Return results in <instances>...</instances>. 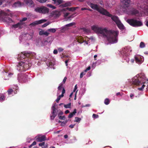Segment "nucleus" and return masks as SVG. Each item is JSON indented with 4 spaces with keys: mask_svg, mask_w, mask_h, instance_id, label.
Wrapping results in <instances>:
<instances>
[{
    "mask_svg": "<svg viewBox=\"0 0 148 148\" xmlns=\"http://www.w3.org/2000/svg\"><path fill=\"white\" fill-rule=\"evenodd\" d=\"M55 103L52 107L51 109L52 110V115L50 116V119L51 120H53L55 116L57 115V109L56 108Z\"/></svg>",
    "mask_w": 148,
    "mask_h": 148,
    "instance_id": "obj_7",
    "label": "nucleus"
},
{
    "mask_svg": "<svg viewBox=\"0 0 148 148\" xmlns=\"http://www.w3.org/2000/svg\"><path fill=\"white\" fill-rule=\"evenodd\" d=\"M77 85L76 84L75 85V87H74V88L73 90V92H75V91H76V90L77 89Z\"/></svg>",
    "mask_w": 148,
    "mask_h": 148,
    "instance_id": "obj_53",
    "label": "nucleus"
},
{
    "mask_svg": "<svg viewBox=\"0 0 148 148\" xmlns=\"http://www.w3.org/2000/svg\"><path fill=\"white\" fill-rule=\"evenodd\" d=\"M69 112H70L68 110H67L65 112V113L66 114L68 113H69Z\"/></svg>",
    "mask_w": 148,
    "mask_h": 148,
    "instance_id": "obj_58",
    "label": "nucleus"
},
{
    "mask_svg": "<svg viewBox=\"0 0 148 148\" xmlns=\"http://www.w3.org/2000/svg\"><path fill=\"white\" fill-rule=\"evenodd\" d=\"M13 91V90L12 89L10 88L8 89V95H10L11 94L12 92Z\"/></svg>",
    "mask_w": 148,
    "mask_h": 148,
    "instance_id": "obj_33",
    "label": "nucleus"
},
{
    "mask_svg": "<svg viewBox=\"0 0 148 148\" xmlns=\"http://www.w3.org/2000/svg\"><path fill=\"white\" fill-rule=\"evenodd\" d=\"M26 4L31 7L34 6V3L32 0H24Z\"/></svg>",
    "mask_w": 148,
    "mask_h": 148,
    "instance_id": "obj_13",
    "label": "nucleus"
},
{
    "mask_svg": "<svg viewBox=\"0 0 148 148\" xmlns=\"http://www.w3.org/2000/svg\"><path fill=\"white\" fill-rule=\"evenodd\" d=\"M145 46V43L143 42H141L140 44V47L141 48H143Z\"/></svg>",
    "mask_w": 148,
    "mask_h": 148,
    "instance_id": "obj_34",
    "label": "nucleus"
},
{
    "mask_svg": "<svg viewBox=\"0 0 148 148\" xmlns=\"http://www.w3.org/2000/svg\"><path fill=\"white\" fill-rule=\"evenodd\" d=\"M88 10V9L85 8H82L81 9L82 10Z\"/></svg>",
    "mask_w": 148,
    "mask_h": 148,
    "instance_id": "obj_57",
    "label": "nucleus"
},
{
    "mask_svg": "<svg viewBox=\"0 0 148 148\" xmlns=\"http://www.w3.org/2000/svg\"><path fill=\"white\" fill-rule=\"evenodd\" d=\"M134 58L136 62L138 64H140L143 62L141 57L140 56H135Z\"/></svg>",
    "mask_w": 148,
    "mask_h": 148,
    "instance_id": "obj_11",
    "label": "nucleus"
},
{
    "mask_svg": "<svg viewBox=\"0 0 148 148\" xmlns=\"http://www.w3.org/2000/svg\"><path fill=\"white\" fill-rule=\"evenodd\" d=\"M134 95L133 94H130V97L131 99H132L133 98L132 97H134Z\"/></svg>",
    "mask_w": 148,
    "mask_h": 148,
    "instance_id": "obj_59",
    "label": "nucleus"
},
{
    "mask_svg": "<svg viewBox=\"0 0 148 148\" xmlns=\"http://www.w3.org/2000/svg\"><path fill=\"white\" fill-rule=\"evenodd\" d=\"M45 143L44 142L40 143L39 144V146H40L42 147V148H46L47 147V145H45Z\"/></svg>",
    "mask_w": 148,
    "mask_h": 148,
    "instance_id": "obj_24",
    "label": "nucleus"
},
{
    "mask_svg": "<svg viewBox=\"0 0 148 148\" xmlns=\"http://www.w3.org/2000/svg\"><path fill=\"white\" fill-rule=\"evenodd\" d=\"M7 10L8 12V13L5 12L3 11L0 10V18L2 19L6 22L10 23L12 22V21L10 18L8 17L11 15L9 12L10 10Z\"/></svg>",
    "mask_w": 148,
    "mask_h": 148,
    "instance_id": "obj_4",
    "label": "nucleus"
},
{
    "mask_svg": "<svg viewBox=\"0 0 148 148\" xmlns=\"http://www.w3.org/2000/svg\"><path fill=\"white\" fill-rule=\"evenodd\" d=\"M90 66H88L86 70H84L85 72H87L88 71L90 70Z\"/></svg>",
    "mask_w": 148,
    "mask_h": 148,
    "instance_id": "obj_50",
    "label": "nucleus"
},
{
    "mask_svg": "<svg viewBox=\"0 0 148 148\" xmlns=\"http://www.w3.org/2000/svg\"><path fill=\"white\" fill-rule=\"evenodd\" d=\"M21 77L22 80L24 82H25L26 81L27 79V75H21Z\"/></svg>",
    "mask_w": 148,
    "mask_h": 148,
    "instance_id": "obj_22",
    "label": "nucleus"
},
{
    "mask_svg": "<svg viewBox=\"0 0 148 148\" xmlns=\"http://www.w3.org/2000/svg\"><path fill=\"white\" fill-rule=\"evenodd\" d=\"M53 1L55 3H57L58 5L61 4L62 2V1L61 0H53Z\"/></svg>",
    "mask_w": 148,
    "mask_h": 148,
    "instance_id": "obj_30",
    "label": "nucleus"
},
{
    "mask_svg": "<svg viewBox=\"0 0 148 148\" xmlns=\"http://www.w3.org/2000/svg\"><path fill=\"white\" fill-rule=\"evenodd\" d=\"M99 116L95 114H93L92 115V117L94 118H97Z\"/></svg>",
    "mask_w": 148,
    "mask_h": 148,
    "instance_id": "obj_42",
    "label": "nucleus"
},
{
    "mask_svg": "<svg viewBox=\"0 0 148 148\" xmlns=\"http://www.w3.org/2000/svg\"><path fill=\"white\" fill-rule=\"evenodd\" d=\"M47 6L49 7L52 8L53 9H55L56 8V7L50 4H47Z\"/></svg>",
    "mask_w": 148,
    "mask_h": 148,
    "instance_id": "obj_37",
    "label": "nucleus"
},
{
    "mask_svg": "<svg viewBox=\"0 0 148 148\" xmlns=\"http://www.w3.org/2000/svg\"><path fill=\"white\" fill-rule=\"evenodd\" d=\"M110 103V100L108 99H106L104 101V103L106 105H108Z\"/></svg>",
    "mask_w": 148,
    "mask_h": 148,
    "instance_id": "obj_31",
    "label": "nucleus"
},
{
    "mask_svg": "<svg viewBox=\"0 0 148 148\" xmlns=\"http://www.w3.org/2000/svg\"><path fill=\"white\" fill-rule=\"evenodd\" d=\"M53 15L54 17L57 18L59 17L60 15V13L58 11H56L53 12Z\"/></svg>",
    "mask_w": 148,
    "mask_h": 148,
    "instance_id": "obj_18",
    "label": "nucleus"
},
{
    "mask_svg": "<svg viewBox=\"0 0 148 148\" xmlns=\"http://www.w3.org/2000/svg\"><path fill=\"white\" fill-rule=\"evenodd\" d=\"M111 18V19L113 21L115 22L116 23V24L118 22H119V21H120L119 20L118 17L113 16H112H112H110Z\"/></svg>",
    "mask_w": 148,
    "mask_h": 148,
    "instance_id": "obj_14",
    "label": "nucleus"
},
{
    "mask_svg": "<svg viewBox=\"0 0 148 148\" xmlns=\"http://www.w3.org/2000/svg\"><path fill=\"white\" fill-rule=\"evenodd\" d=\"M97 56V55H95L94 56V60H97L96 58Z\"/></svg>",
    "mask_w": 148,
    "mask_h": 148,
    "instance_id": "obj_62",
    "label": "nucleus"
},
{
    "mask_svg": "<svg viewBox=\"0 0 148 148\" xmlns=\"http://www.w3.org/2000/svg\"><path fill=\"white\" fill-rule=\"evenodd\" d=\"M75 125V124H74V125H72V124H71V125H70L69 126V127L70 128H74V126Z\"/></svg>",
    "mask_w": 148,
    "mask_h": 148,
    "instance_id": "obj_51",
    "label": "nucleus"
},
{
    "mask_svg": "<svg viewBox=\"0 0 148 148\" xmlns=\"http://www.w3.org/2000/svg\"><path fill=\"white\" fill-rule=\"evenodd\" d=\"M24 71L28 69L31 66V63H22Z\"/></svg>",
    "mask_w": 148,
    "mask_h": 148,
    "instance_id": "obj_12",
    "label": "nucleus"
},
{
    "mask_svg": "<svg viewBox=\"0 0 148 148\" xmlns=\"http://www.w3.org/2000/svg\"><path fill=\"white\" fill-rule=\"evenodd\" d=\"M58 116L59 117V119L62 120H64L66 119V117L65 116H59L58 115Z\"/></svg>",
    "mask_w": 148,
    "mask_h": 148,
    "instance_id": "obj_29",
    "label": "nucleus"
},
{
    "mask_svg": "<svg viewBox=\"0 0 148 148\" xmlns=\"http://www.w3.org/2000/svg\"><path fill=\"white\" fill-rule=\"evenodd\" d=\"M127 22L130 25L135 27L140 26L143 25L141 22L133 18L128 19Z\"/></svg>",
    "mask_w": 148,
    "mask_h": 148,
    "instance_id": "obj_5",
    "label": "nucleus"
},
{
    "mask_svg": "<svg viewBox=\"0 0 148 148\" xmlns=\"http://www.w3.org/2000/svg\"><path fill=\"white\" fill-rule=\"evenodd\" d=\"M49 33L48 32H44L43 35H45L46 36H48L49 35Z\"/></svg>",
    "mask_w": 148,
    "mask_h": 148,
    "instance_id": "obj_49",
    "label": "nucleus"
},
{
    "mask_svg": "<svg viewBox=\"0 0 148 148\" xmlns=\"http://www.w3.org/2000/svg\"><path fill=\"white\" fill-rule=\"evenodd\" d=\"M78 8H79V7H72L70 8H67L66 9L70 11H74Z\"/></svg>",
    "mask_w": 148,
    "mask_h": 148,
    "instance_id": "obj_23",
    "label": "nucleus"
},
{
    "mask_svg": "<svg viewBox=\"0 0 148 148\" xmlns=\"http://www.w3.org/2000/svg\"><path fill=\"white\" fill-rule=\"evenodd\" d=\"M53 53L54 54H57L58 53V51L56 49H55L54 50Z\"/></svg>",
    "mask_w": 148,
    "mask_h": 148,
    "instance_id": "obj_52",
    "label": "nucleus"
},
{
    "mask_svg": "<svg viewBox=\"0 0 148 148\" xmlns=\"http://www.w3.org/2000/svg\"><path fill=\"white\" fill-rule=\"evenodd\" d=\"M63 87V84L61 83L60 86L58 87V89L59 90H61Z\"/></svg>",
    "mask_w": 148,
    "mask_h": 148,
    "instance_id": "obj_40",
    "label": "nucleus"
},
{
    "mask_svg": "<svg viewBox=\"0 0 148 148\" xmlns=\"http://www.w3.org/2000/svg\"><path fill=\"white\" fill-rule=\"evenodd\" d=\"M77 112V110L76 109H75L69 115L68 117L69 118H71L73 117L74 115H75V114Z\"/></svg>",
    "mask_w": 148,
    "mask_h": 148,
    "instance_id": "obj_19",
    "label": "nucleus"
},
{
    "mask_svg": "<svg viewBox=\"0 0 148 148\" xmlns=\"http://www.w3.org/2000/svg\"><path fill=\"white\" fill-rule=\"evenodd\" d=\"M36 144V143L35 141H34L32 144V145H35Z\"/></svg>",
    "mask_w": 148,
    "mask_h": 148,
    "instance_id": "obj_60",
    "label": "nucleus"
},
{
    "mask_svg": "<svg viewBox=\"0 0 148 148\" xmlns=\"http://www.w3.org/2000/svg\"><path fill=\"white\" fill-rule=\"evenodd\" d=\"M85 73L86 72H85V71H84V72H82L80 73V78H82L83 77V76L85 74Z\"/></svg>",
    "mask_w": 148,
    "mask_h": 148,
    "instance_id": "obj_39",
    "label": "nucleus"
},
{
    "mask_svg": "<svg viewBox=\"0 0 148 148\" xmlns=\"http://www.w3.org/2000/svg\"><path fill=\"white\" fill-rule=\"evenodd\" d=\"M56 30L54 28H52V29H49L47 30V31L50 32L52 33H55Z\"/></svg>",
    "mask_w": 148,
    "mask_h": 148,
    "instance_id": "obj_26",
    "label": "nucleus"
},
{
    "mask_svg": "<svg viewBox=\"0 0 148 148\" xmlns=\"http://www.w3.org/2000/svg\"><path fill=\"white\" fill-rule=\"evenodd\" d=\"M47 65L48 66H53V63L51 62H49L48 63H47Z\"/></svg>",
    "mask_w": 148,
    "mask_h": 148,
    "instance_id": "obj_47",
    "label": "nucleus"
},
{
    "mask_svg": "<svg viewBox=\"0 0 148 148\" xmlns=\"http://www.w3.org/2000/svg\"><path fill=\"white\" fill-rule=\"evenodd\" d=\"M132 82L133 84L137 86H140L143 84L141 87L138 88L139 90H143L145 86L148 87V80L146 79L144 76H142L137 75L132 79Z\"/></svg>",
    "mask_w": 148,
    "mask_h": 148,
    "instance_id": "obj_2",
    "label": "nucleus"
},
{
    "mask_svg": "<svg viewBox=\"0 0 148 148\" xmlns=\"http://www.w3.org/2000/svg\"><path fill=\"white\" fill-rule=\"evenodd\" d=\"M116 24L119 29H124V26L120 21Z\"/></svg>",
    "mask_w": 148,
    "mask_h": 148,
    "instance_id": "obj_21",
    "label": "nucleus"
},
{
    "mask_svg": "<svg viewBox=\"0 0 148 148\" xmlns=\"http://www.w3.org/2000/svg\"><path fill=\"white\" fill-rule=\"evenodd\" d=\"M60 98H59L58 97L57 98V99L56 100V101L57 103H58L59 101L60 100Z\"/></svg>",
    "mask_w": 148,
    "mask_h": 148,
    "instance_id": "obj_55",
    "label": "nucleus"
},
{
    "mask_svg": "<svg viewBox=\"0 0 148 148\" xmlns=\"http://www.w3.org/2000/svg\"><path fill=\"white\" fill-rule=\"evenodd\" d=\"M44 31V30H41L39 32V34L41 36L43 35Z\"/></svg>",
    "mask_w": 148,
    "mask_h": 148,
    "instance_id": "obj_44",
    "label": "nucleus"
},
{
    "mask_svg": "<svg viewBox=\"0 0 148 148\" xmlns=\"http://www.w3.org/2000/svg\"><path fill=\"white\" fill-rule=\"evenodd\" d=\"M21 24V23H18L16 24L13 25L12 26L16 28L19 27Z\"/></svg>",
    "mask_w": 148,
    "mask_h": 148,
    "instance_id": "obj_27",
    "label": "nucleus"
},
{
    "mask_svg": "<svg viewBox=\"0 0 148 148\" xmlns=\"http://www.w3.org/2000/svg\"><path fill=\"white\" fill-rule=\"evenodd\" d=\"M122 6L125 9L128 8L130 6V0H122Z\"/></svg>",
    "mask_w": 148,
    "mask_h": 148,
    "instance_id": "obj_8",
    "label": "nucleus"
},
{
    "mask_svg": "<svg viewBox=\"0 0 148 148\" xmlns=\"http://www.w3.org/2000/svg\"><path fill=\"white\" fill-rule=\"evenodd\" d=\"M131 13L132 15H136L138 13V12L137 10L134 9L131 11Z\"/></svg>",
    "mask_w": 148,
    "mask_h": 148,
    "instance_id": "obj_25",
    "label": "nucleus"
},
{
    "mask_svg": "<svg viewBox=\"0 0 148 148\" xmlns=\"http://www.w3.org/2000/svg\"><path fill=\"white\" fill-rule=\"evenodd\" d=\"M21 63L18 64L17 65V69L19 71H24V68L22 64L21 65Z\"/></svg>",
    "mask_w": 148,
    "mask_h": 148,
    "instance_id": "obj_15",
    "label": "nucleus"
},
{
    "mask_svg": "<svg viewBox=\"0 0 148 148\" xmlns=\"http://www.w3.org/2000/svg\"><path fill=\"white\" fill-rule=\"evenodd\" d=\"M77 41L79 43H82L85 42L84 38L82 36H79L77 38Z\"/></svg>",
    "mask_w": 148,
    "mask_h": 148,
    "instance_id": "obj_17",
    "label": "nucleus"
},
{
    "mask_svg": "<svg viewBox=\"0 0 148 148\" xmlns=\"http://www.w3.org/2000/svg\"><path fill=\"white\" fill-rule=\"evenodd\" d=\"M27 18L26 17H24L23 18L22 20H20V22L21 23L23 21H25L27 20Z\"/></svg>",
    "mask_w": 148,
    "mask_h": 148,
    "instance_id": "obj_43",
    "label": "nucleus"
},
{
    "mask_svg": "<svg viewBox=\"0 0 148 148\" xmlns=\"http://www.w3.org/2000/svg\"><path fill=\"white\" fill-rule=\"evenodd\" d=\"M49 9L44 6L40 7H37L35 9V11L40 13L45 14L49 12Z\"/></svg>",
    "mask_w": 148,
    "mask_h": 148,
    "instance_id": "obj_6",
    "label": "nucleus"
},
{
    "mask_svg": "<svg viewBox=\"0 0 148 148\" xmlns=\"http://www.w3.org/2000/svg\"><path fill=\"white\" fill-rule=\"evenodd\" d=\"M5 99V96L4 95H2L0 97V101L1 102Z\"/></svg>",
    "mask_w": 148,
    "mask_h": 148,
    "instance_id": "obj_36",
    "label": "nucleus"
},
{
    "mask_svg": "<svg viewBox=\"0 0 148 148\" xmlns=\"http://www.w3.org/2000/svg\"><path fill=\"white\" fill-rule=\"evenodd\" d=\"M71 3H70L69 2H68L65 3L64 4H62V5L63 7H65L70 6L71 5Z\"/></svg>",
    "mask_w": 148,
    "mask_h": 148,
    "instance_id": "obj_28",
    "label": "nucleus"
},
{
    "mask_svg": "<svg viewBox=\"0 0 148 148\" xmlns=\"http://www.w3.org/2000/svg\"><path fill=\"white\" fill-rule=\"evenodd\" d=\"M90 6L94 10H96L100 13L103 15H105L108 17H110L112 14H110L109 12L106 10L101 7H99L97 4L91 3Z\"/></svg>",
    "mask_w": 148,
    "mask_h": 148,
    "instance_id": "obj_3",
    "label": "nucleus"
},
{
    "mask_svg": "<svg viewBox=\"0 0 148 148\" xmlns=\"http://www.w3.org/2000/svg\"><path fill=\"white\" fill-rule=\"evenodd\" d=\"M40 3H43L46 2L47 0H37Z\"/></svg>",
    "mask_w": 148,
    "mask_h": 148,
    "instance_id": "obj_45",
    "label": "nucleus"
},
{
    "mask_svg": "<svg viewBox=\"0 0 148 148\" xmlns=\"http://www.w3.org/2000/svg\"><path fill=\"white\" fill-rule=\"evenodd\" d=\"M46 140V137L45 136H42L37 138V141L39 142H42Z\"/></svg>",
    "mask_w": 148,
    "mask_h": 148,
    "instance_id": "obj_16",
    "label": "nucleus"
},
{
    "mask_svg": "<svg viewBox=\"0 0 148 148\" xmlns=\"http://www.w3.org/2000/svg\"><path fill=\"white\" fill-rule=\"evenodd\" d=\"M71 103H70L64 105V106L66 108H69L71 107Z\"/></svg>",
    "mask_w": 148,
    "mask_h": 148,
    "instance_id": "obj_32",
    "label": "nucleus"
},
{
    "mask_svg": "<svg viewBox=\"0 0 148 148\" xmlns=\"http://www.w3.org/2000/svg\"><path fill=\"white\" fill-rule=\"evenodd\" d=\"M65 90L64 88H63L62 89V94L64 95V93H65Z\"/></svg>",
    "mask_w": 148,
    "mask_h": 148,
    "instance_id": "obj_54",
    "label": "nucleus"
},
{
    "mask_svg": "<svg viewBox=\"0 0 148 148\" xmlns=\"http://www.w3.org/2000/svg\"><path fill=\"white\" fill-rule=\"evenodd\" d=\"M49 24V23H46L42 25V27H46Z\"/></svg>",
    "mask_w": 148,
    "mask_h": 148,
    "instance_id": "obj_41",
    "label": "nucleus"
},
{
    "mask_svg": "<svg viewBox=\"0 0 148 148\" xmlns=\"http://www.w3.org/2000/svg\"><path fill=\"white\" fill-rule=\"evenodd\" d=\"M116 95L117 96H118L119 95H120V96L122 95L119 92H117V93H116Z\"/></svg>",
    "mask_w": 148,
    "mask_h": 148,
    "instance_id": "obj_64",
    "label": "nucleus"
},
{
    "mask_svg": "<svg viewBox=\"0 0 148 148\" xmlns=\"http://www.w3.org/2000/svg\"><path fill=\"white\" fill-rule=\"evenodd\" d=\"M67 79V78L66 77H65L63 80V82H62V84H64L65 83Z\"/></svg>",
    "mask_w": 148,
    "mask_h": 148,
    "instance_id": "obj_46",
    "label": "nucleus"
},
{
    "mask_svg": "<svg viewBox=\"0 0 148 148\" xmlns=\"http://www.w3.org/2000/svg\"><path fill=\"white\" fill-rule=\"evenodd\" d=\"M21 53L20 55V57L21 58L24 59L26 57H30V53H29L24 51L22 52Z\"/></svg>",
    "mask_w": 148,
    "mask_h": 148,
    "instance_id": "obj_10",
    "label": "nucleus"
},
{
    "mask_svg": "<svg viewBox=\"0 0 148 148\" xmlns=\"http://www.w3.org/2000/svg\"><path fill=\"white\" fill-rule=\"evenodd\" d=\"M68 62V60H66V61H65V63L66 64V66H68V64H67V63Z\"/></svg>",
    "mask_w": 148,
    "mask_h": 148,
    "instance_id": "obj_63",
    "label": "nucleus"
},
{
    "mask_svg": "<svg viewBox=\"0 0 148 148\" xmlns=\"http://www.w3.org/2000/svg\"><path fill=\"white\" fill-rule=\"evenodd\" d=\"M67 121H68L66 120L65 121L62 122L61 125L62 126H64V125L67 123Z\"/></svg>",
    "mask_w": 148,
    "mask_h": 148,
    "instance_id": "obj_38",
    "label": "nucleus"
},
{
    "mask_svg": "<svg viewBox=\"0 0 148 148\" xmlns=\"http://www.w3.org/2000/svg\"><path fill=\"white\" fill-rule=\"evenodd\" d=\"M47 20L46 19H42L40 20L36 21L30 24V25L35 26L36 25L41 24L46 22Z\"/></svg>",
    "mask_w": 148,
    "mask_h": 148,
    "instance_id": "obj_9",
    "label": "nucleus"
},
{
    "mask_svg": "<svg viewBox=\"0 0 148 148\" xmlns=\"http://www.w3.org/2000/svg\"><path fill=\"white\" fill-rule=\"evenodd\" d=\"M58 50L59 52H61L63 51L64 49L61 47H59L58 48Z\"/></svg>",
    "mask_w": 148,
    "mask_h": 148,
    "instance_id": "obj_48",
    "label": "nucleus"
},
{
    "mask_svg": "<svg viewBox=\"0 0 148 148\" xmlns=\"http://www.w3.org/2000/svg\"><path fill=\"white\" fill-rule=\"evenodd\" d=\"M63 114V112L61 111H60V112L59 113H58V115H59V116H60V115Z\"/></svg>",
    "mask_w": 148,
    "mask_h": 148,
    "instance_id": "obj_56",
    "label": "nucleus"
},
{
    "mask_svg": "<svg viewBox=\"0 0 148 148\" xmlns=\"http://www.w3.org/2000/svg\"><path fill=\"white\" fill-rule=\"evenodd\" d=\"M92 29L96 33L102 34L104 38H106L107 40L110 42H116V37L119 32L114 30H108L106 28H102L96 25L92 27Z\"/></svg>",
    "mask_w": 148,
    "mask_h": 148,
    "instance_id": "obj_1",
    "label": "nucleus"
},
{
    "mask_svg": "<svg viewBox=\"0 0 148 148\" xmlns=\"http://www.w3.org/2000/svg\"><path fill=\"white\" fill-rule=\"evenodd\" d=\"M81 120V119L80 118H79L78 117H75V120L74 121L75 122H77Z\"/></svg>",
    "mask_w": 148,
    "mask_h": 148,
    "instance_id": "obj_35",
    "label": "nucleus"
},
{
    "mask_svg": "<svg viewBox=\"0 0 148 148\" xmlns=\"http://www.w3.org/2000/svg\"><path fill=\"white\" fill-rule=\"evenodd\" d=\"M75 23L74 22H72L69 23V24H67L65 26L63 27V29L65 30H66L67 29L66 28V27H70L73 26V25H75Z\"/></svg>",
    "mask_w": 148,
    "mask_h": 148,
    "instance_id": "obj_20",
    "label": "nucleus"
},
{
    "mask_svg": "<svg viewBox=\"0 0 148 148\" xmlns=\"http://www.w3.org/2000/svg\"><path fill=\"white\" fill-rule=\"evenodd\" d=\"M63 96L64 95L62 94L61 95H60L58 97L60 99L61 97H63Z\"/></svg>",
    "mask_w": 148,
    "mask_h": 148,
    "instance_id": "obj_61",
    "label": "nucleus"
}]
</instances>
